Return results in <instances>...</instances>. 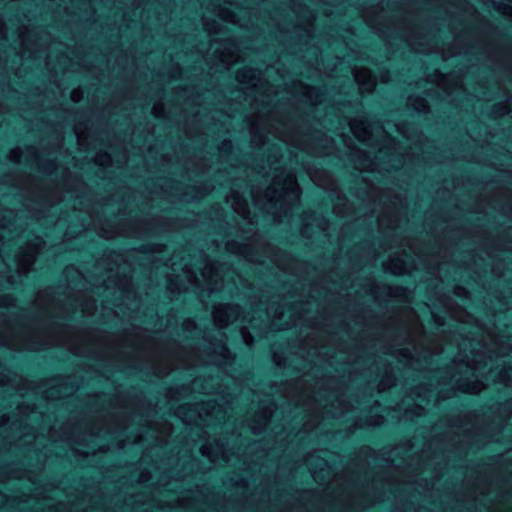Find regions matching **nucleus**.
<instances>
[{
    "label": "nucleus",
    "instance_id": "obj_48",
    "mask_svg": "<svg viewBox=\"0 0 512 512\" xmlns=\"http://www.w3.org/2000/svg\"><path fill=\"white\" fill-rule=\"evenodd\" d=\"M8 421H9V417H8V416H6V415H3V416L0 418V425H5Z\"/></svg>",
    "mask_w": 512,
    "mask_h": 512
},
{
    "label": "nucleus",
    "instance_id": "obj_5",
    "mask_svg": "<svg viewBox=\"0 0 512 512\" xmlns=\"http://www.w3.org/2000/svg\"><path fill=\"white\" fill-rule=\"evenodd\" d=\"M213 45H216L213 50V55H215L220 63L225 65L226 69L238 61L239 48L233 40L226 39L220 42L215 41L212 46Z\"/></svg>",
    "mask_w": 512,
    "mask_h": 512
},
{
    "label": "nucleus",
    "instance_id": "obj_24",
    "mask_svg": "<svg viewBox=\"0 0 512 512\" xmlns=\"http://www.w3.org/2000/svg\"><path fill=\"white\" fill-rule=\"evenodd\" d=\"M298 86L303 95L307 97L312 104L315 105L321 102V94L319 93L318 89L315 87L303 85L300 82L298 83Z\"/></svg>",
    "mask_w": 512,
    "mask_h": 512
},
{
    "label": "nucleus",
    "instance_id": "obj_54",
    "mask_svg": "<svg viewBox=\"0 0 512 512\" xmlns=\"http://www.w3.org/2000/svg\"><path fill=\"white\" fill-rule=\"evenodd\" d=\"M270 212H271L272 214H274V215L278 214V212H277V211H270Z\"/></svg>",
    "mask_w": 512,
    "mask_h": 512
},
{
    "label": "nucleus",
    "instance_id": "obj_32",
    "mask_svg": "<svg viewBox=\"0 0 512 512\" xmlns=\"http://www.w3.org/2000/svg\"><path fill=\"white\" fill-rule=\"evenodd\" d=\"M241 336L243 341L247 346H252L253 344V336L249 332V330L246 327H242L240 330Z\"/></svg>",
    "mask_w": 512,
    "mask_h": 512
},
{
    "label": "nucleus",
    "instance_id": "obj_39",
    "mask_svg": "<svg viewBox=\"0 0 512 512\" xmlns=\"http://www.w3.org/2000/svg\"><path fill=\"white\" fill-rule=\"evenodd\" d=\"M232 148V143L231 141L229 140H224L222 143H221V146L219 147V150L221 153H227L231 150Z\"/></svg>",
    "mask_w": 512,
    "mask_h": 512
},
{
    "label": "nucleus",
    "instance_id": "obj_22",
    "mask_svg": "<svg viewBox=\"0 0 512 512\" xmlns=\"http://www.w3.org/2000/svg\"><path fill=\"white\" fill-rule=\"evenodd\" d=\"M210 408L214 411L215 407L210 404L202 405L200 409H192L188 405H182L177 409V415L182 417L186 412H190L191 415L188 419H184L185 422H192L195 419V414L198 413L201 417L202 412L210 413Z\"/></svg>",
    "mask_w": 512,
    "mask_h": 512
},
{
    "label": "nucleus",
    "instance_id": "obj_27",
    "mask_svg": "<svg viewBox=\"0 0 512 512\" xmlns=\"http://www.w3.org/2000/svg\"><path fill=\"white\" fill-rule=\"evenodd\" d=\"M397 221H398V218L396 216H393V218L390 219L387 212L383 213L378 218V223H379L380 229L394 228L397 224Z\"/></svg>",
    "mask_w": 512,
    "mask_h": 512
},
{
    "label": "nucleus",
    "instance_id": "obj_13",
    "mask_svg": "<svg viewBox=\"0 0 512 512\" xmlns=\"http://www.w3.org/2000/svg\"><path fill=\"white\" fill-rule=\"evenodd\" d=\"M226 202L230 204L231 208L240 215L243 220H246L248 224H254L253 218L250 217L248 203L239 192L232 190L226 196Z\"/></svg>",
    "mask_w": 512,
    "mask_h": 512
},
{
    "label": "nucleus",
    "instance_id": "obj_53",
    "mask_svg": "<svg viewBox=\"0 0 512 512\" xmlns=\"http://www.w3.org/2000/svg\"><path fill=\"white\" fill-rule=\"evenodd\" d=\"M338 209H339L338 207H335V208H334V211H335L336 213H340V211H339Z\"/></svg>",
    "mask_w": 512,
    "mask_h": 512
},
{
    "label": "nucleus",
    "instance_id": "obj_15",
    "mask_svg": "<svg viewBox=\"0 0 512 512\" xmlns=\"http://www.w3.org/2000/svg\"><path fill=\"white\" fill-rule=\"evenodd\" d=\"M275 408V405L271 404L270 406L259 409L255 413L250 425L251 430L254 434H259L266 428L273 415Z\"/></svg>",
    "mask_w": 512,
    "mask_h": 512
},
{
    "label": "nucleus",
    "instance_id": "obj_18",
    "mask_svg": "<svg viewBox=\"0 0 512 512\" xmlns=\"http://www.w3.org/2000/svg\"><path fill=\"white\" fill-rule=\"evenodd\" d=\"M355 81L359 84L362 92L370 93L375 86V80L371 72L366 68H355L353 70Z\"/></svg>",
    "mask_w": 512,
    "mask_h": 512
},
{
    "label": "nucleus",
    "instance_id": "obj_23",
    "mask_svg": "<svg viewBox=\"0 0 512 512\" xmlns=\"http://www.w3.org/2000/svg\"><path fill=\"white\" fill-rule=\"evenodd\" d=\"M457 388L464 393L477 394L484 388V385L477 380H461L457 382Z\"/></svg>",
    "mask_w": 512,
    "mask_h": 512
},
{
    "label": "nucleus",
    "instance_id": "obj_20",
    "mask_svg": "<svg viewBox=\"0 0 512 512\" xmlns=\"http://www.w3.org/2000/svg\"><path fill=\"white\" fill-rule=\"evenodd\" d=\"M236 79L239 83L256 87L260 80V72L253 68H242L237 71Z\"/></svg>",
    "mask_w": 512,
    "mask_h": 512
},
{
    "label": "nucleus",
    "instance_id": "obj_40",
    "mask_svg": "<svg viewBox=\"0 0 512 512\" xmlns=\"http://www.w3.org/2000/svg\"><path fill=\"white\" fill-rule=\"evenodd\" d=\"M269 132H273L277 137L284 139L283 132L279 131V128L274 123H269Z\"/></svg>",
    "mask_w": 512,
    "mask_h": 512
},
{
    "label": "nucleus",
    "instance_id": "obj_10",
    "mask_svg": "<svg viewBox=\"0 0 512 512\" xmlns=\"http://www.w3.org/2000/svg\"><path fill=\"white\" fill-rule=\"evenodd\" d=\"M14 211H4L0 214V242L10 240L14 234L23 230L22 225H16Z\"/></svg>",
    "mask_w": 512,
    "mask_h": 512
},
{
    "label": "nucleus",
    "instance_id": "obj_46",
    "mask_svg": "<svg viewBox=\"0 0 512 512\" xmlns=\"http://www.w3.org/2000/svg\"><path fill=\"white\" fill-rule=\"evenodd\" d=\"M390 80L389 72H384L381 74V81L383 83H387Z\"/></svg>",
    "mask_w": 512,
    "mask_h": 512
},
{
    "label": "nucleus",
    "instance_id": "obj_25",
    "mask_svg": "<svg viewBox=\"0 0 512 512\" xmlns=\"http://www.w3.org/2000/svg\"><path fill=\"white\" fill-rule=\"evenodd\" d=\"M211 349L213 354L220 356L225 362H230L234 359L232 353L225 346L222 340H220L216 344H212Z\"/></svg>",
    "mask_w": 512,
    "mask_h": 512
},
{
    "label": "nucleus",
    "instance_id": "obj_36",
    "mask_svg": "<svg viewBox=\"0 0 512 512\" xmlns=\"http://www.w3.org/2000/svg\"><path fill=\"white\" fill-rule=\"evenodd\" d=\"M21 157V151L20 149H13L9 153V159L15 163H18L20 161Z\"/></svg>",
    "mask_w": 512,
    "mask_h": 512
},
{
    "label": "nucleus",
    "instance_id": "obj_2",
    "mask_svg": "<svg viewBox=\"0 0 512 512\" xmlns=\"http://www.w3.org/2000/svg\"><path fill=\"white\" fill-rule=\"evenodd\" d=\"M350 128L354 136L363 142L371 140L374 136L381 138L385 135L384 128L378 122H371L366 117L351 120Z\"/></svg>",
    "mask_w": 512,
    "mask_h": 512
},
{
    "label": "nucleus",
    "instance_id": "obj_33",
    "mask_svg": "<svg viewBox=\"0 0 512 512\" xmlns=\"http://www.w3.org/2000/svg\"><path fill=\"white\" fill-rule=\"evenodd\" d=\"M492 112L495 116H504L509 113V109L505 104H497L493 107Z\"/></svg>",
    "mask_w": 512,
    "mask_h": 512
},
{
    "label": "nucleus",
    "instance_id": "obj_49",
    "mask_svg": "<svg viewBox=\"0 0 512 512\" xmlns=\"http://www.w3.org/2000/svg\"><path fill=\"white\" fill-rule=\"evenodd\" d=\"M402 291V288L396 287L395 289L390 288V294L399 295L398 292Z\"/></svg>",
    "mask_w": 512,
    "mask_h": 512
},
{
    "label": "nucleus",
    "instance_id": "obj_11",
    "mask_svg": "<svg viewBox=\"0 0 512 512\" xmlns=\"http://www.w3.org/2000/svg\"><path fill=\"white\" fill-rule=\"evenodd\" d=\"M303 222L301 234L307 238L312 237L316 233V230L320 233L324 232L329 225L327 219L322 216H317L315 213L305 214Z\"/></svg>",
    "mask_w": 512,
    "mask_h": 512
},
{
    "label": "nucleus",
    "instance_id": "obj_6",
    "mask_svg": "<svg viewBox=\"0 0 512 512\" xmlns=\"http://www.w3.org/2000/svg\"><path fill=\"white\" fill-rule=\"evenodd\" d=\"M241 314V308L235 304H219L212 311L213 321L218 328H226L234 323Z\"/></svg>",
    "mask_w": 512,
    "mask_h": 512
},
{
    "label": "nucleus",
    "instance_id": "obj_41",
    "mask_svg": "<svg viewBox=\"0 0 512 512\" xmlns=\"http://www.w3.org/2000/svg\"><path fill=\"white\" fill-rule=\"evenodd\" d=\"M195 327H196V324H195V322H194L193 320H191V319H187V320H185V321H184V323H183V328H184L185 330H187V331H191V330L195 329Z\"/></svg>",
    "mask_w": 512,
    "mask_h": 512
},
{
    "label": "nucleus",
    "instance_id": "obj_52",
    "mask_svg": "<svg viewBox=\"0 0 512 512\" xmlns=\"http://www.w3.org/2000/svg\"><path fill=\"white\" fill-rule=\"evenodd\" d=\"M66 271H77V270L75 268H73V267H69V268L66 269Z\"/></svg>",
    "mask_w": 512,
    "mask_h": 512
},
{
    "label": "nucleus",
    "instance_id": "obj_16",
    "mask_svg": "<svg viewBox=\"0 0 512 512\" xmlns=\"http://www.w3.org/2000/svg\"><path fill=\"white\" fill-rule=\"evenodd\" d=\"M10 316L7 312H0V343L7 346H11V340L18 337V331L14 325L6 327V323L10 322L8 320Z\"/></svg>",
    "mask_w": 512,
    "mask_h": 512
},
{
    "label": "nucleus",
    "instance_id": "obj_1",
    "mask_svg": "<svg viewBox=\"0 0 512 512\" xmlns=\"http://www.w3.org/2000/svg\"><path fill=\"white\" fill-rule=\"evenodd\" d=\"M299 196L295 175L285 170L274 175L271 185L265 191V198L269 203L277 204L283 200V205L287 207L296 202Z\"/></svg>",
    "mask_w": 512,
    "mask_h": 512
},
{
    "label": "nucleus",
    "instance_id": "obj_30",
    "mask_svg": "<svg viewBox=\"0 0 512 512\" xmlns=\"http://www.w3.org/2000/svg\"><path fill=\"white\" fill-rule=\"evenodd\" d=\"M424 409L420 405H415L412 408H408L405 411V416L407 418H413L414 416L419 417L423 414Z\"/></svg>",
    "mask_w": 512,
    "mask_h": 512
},
{
    "label": "nucleus",
    "instance_id": "obj_45",
    "mask_svg": "<svg viewBox=\"0 0 512 512\" xmlns=\"http://www.w3.org/2000/svg\"><path fill=\"white\" fill-rule=\"evenodd\" d=\"M178 390H179V388H178V387L171 388V389L169 390V397H170L171 399L178 400V399H179V397L176 395V394L178 393Z\"/></svg>",
    "mask_w": 512,
    "mask_h": 512
},
{
    "label": "nucleus",
    "instance_id": "obj_19",
    "mask_svg": "<svg viewBox=\"0 0 512 512\" xmlns=\"http://www.w3.org/2000/svg\"><path fill=\"white\" fill-rule=\"evenodd\" d=\"M200 452L203 456L209 458L211 462H218L220 459L227 461L226 451L223 445L216 443V445L206 444L200 448Z\"/></svg>",
    "mask_w": 512,
    "mask_h": 512
},
{
    "label": "nucleus",
    "instance_id": "obj_51",
    "mask_svg": "<svg viewBox=\"0 0 512 512\" xmlns=\"http://www.w3.org/2000/svg\"><path fill=\"white\" fill-rule=\"evenodd\" d=\"M94 307H95V306H94V302H92V303H91V309H90V308H88V310H87L89 314H92V309H94Z\"/></svg>",
    "mask_w": 512,
    "mask_h": 512
},
{
    "label": "nucleus",
    "instance_id": "obj_3",
    "mask_svg": "<svg viewBox=\"0 0 512 512\" xmlns=\"http://www.w3.org/2000/svg\"><path fill=\"white\" fill-rule=\"evenodd\" d=\"M302 307V303L299 304ZM274 312L272 325L277 330H283L291 327L295 324L296 319L300 317L298 305H278L276 307L271 306L268 312Z\"/></svg>",
    "mask_w": 512,
    "mask_h": 512
},
{
    "label": "nucleus",
    "instance_id": "obj_35",
    "mask_svg": "<svg viewBox=\"0 0 512 512\" xmlns=\"http://www.w3.org/2000/svg\"><path fill=\"white\" fill-rule=\"evenodd\" d=\"M152 113L155 117H163L164 116V106L162 103H156L154 104L152 108Z\"/></svg>",
    "mask_w": 512,
    "mask_h": 512
},
{
    "label": "nucleus",
    "instance_id": "obj_38",
    "mask_svg": "<svg viewBox=\"0 0 512 512\" xmlns=\"http://www.w3.org/2000/svg\"><path fill=\"white\" fill-rule=\"evenodd\" d=\"M273 361L278 366H285V359L278 352H273Z\"/></svg>",
    "mask_w": 512,
    "mask_h": 512
},
{
    "label": "nucleus",
    "instance_id": "obj_34",
    "mask_svg": "<svg viewBox=\"0 0 512 512\" xmlns=\"http://www.w3.org/2000/svg\"><path fill=\"white\" fill-rule=\"evenodd\" d=\"M13 302L14 300L10 295L0 296V309H8L9 307L13 306Z\"/></svg>",
    "mask_w": 512,
    "mask_h": 512
},
{
    "label": "nucleus",
    "instance_id": "obj_7",
    "mask_svg": "<svg viewBox=\"0 0 512 512\" xmlns=\"http://www.w3.org/2000/svg\"><path fill=\"white\" fill-rule=\"evenodd\" d=\"M306 465L315 481L323 484L331 477V469L326 459L319 455V452H313L307 455Z\"/></svg>",
    "mask_w": 512,
    "mask_h": 512
},
{
    "label": "nucleus",
    "instance_id": "obj_50",
    "mask_svg": "<svg viewBox=\"0 0 512 512\" xmlns=\"http://www.w3.org/2000/svg\"><path fill=\"white\" fill-rule=\"evenodd\" d=\"M445 83H446V80H443V82H442L440 85L443 87L444 91H445L448 95H450V94H451V92H450V91L448 90V88L445 86Z\"/></svg>",
    "mask_w": 512,
    "mask_h": 512
},
{
    "label": "nucleus",
    "instance_id": "obj_29",
    "mask_svg": "<svg viewBox=\"0 0 512 512\" xmlns=\"http://www.w3.org/2000/svg\"><path fill=\"white\" fill-rule=\"evenodd\" d=\"M111 162V157L106 152H99L95 156V163L100 166H107Z\"/></svg>",
    "mask_w": 512,
    "mask_h": 512
},
{
    "label": "nucleus",
    "instance_id": "obj_14",
    "mask_svg": "<svg viewBox=\"0 0 512 512\" xmlns=\"http://www.w3.org/2000/svg\"><path fill=\"white\" fill-rule=\"evenodd\" d=\"M220 268H223V265H216L213 262H206L202 269V277L207 283V289L210 293L219 290L221 287L222 279L219 274Z\"/></svg>",
    "mask_w": 512,
    "mask_h": 512
},
{
    "label": "nucleus",
    "instance_id": "obj_47",
    "mask_svg": "<svg viewBox=\"0 0 512 512\" xmlns=\"http://www.w3.org/2000/svg\"><path fill=\"white\" fill-rule=\"evenodd\" d=\"M400 353L403 357L407 359L411 358V352L408 349H402L400 350Z\"/></svg>",
    "mask_w": 512,
    "mask_h": 512
},
{
    "label": "nucleus",
    "instance_id": "obj_17",
    "mask_svg": "<svg viewBox=\"0 0 512 512\" xmlns=\"http://www.w3.org/2000/svg\"><path fill=\"white\" fill-rule=\"evenodd\" d=\"M264 113L258 111L251 119L250 134L251 142L255 146H260L265 143L264 136L260 132V128L264 125Z\"/></svg>",
    "mask_w": 512,
    "mask_h": 512
},
{
    "label": "nucleus",
    "instance_id": "obj_12",
    "mask_svg": "<svg viewBox=\"0 0 512 512\" xmlns=\"http://www.w3.org/2000/svg\"><path fill=\"white\" fill-rule=\"evenodd\" d=\"M413 267V260L407 253H403L400 256H393L384 264V269L394 275L408 273Z\"/></svg>",
    "mask_w": 512,
    "mask_h": 512
},
{
    "label": "nucleus",
    "instance_id": "obj_44",
    "mask_svg": "<svg viewBox=\"0 0 512 512\" xmlns=\"http://www.w3.org/2000/svg\"><path fill=\"white\" fill-rule=\"evenodd\" d=\"M4 263L2 262V260H0V286L3 284V281H7L9 282V277H4L2 271H3V268H4Z\"/></svg>",
    "mask_w": 512,
    "mask_h": 512
},
{
    "label": "nucleus",
    "instance_id": "obj_31",
    "mask_svg": "<svg viewBox=\"0 0 512 512\" xmlns=\"http://www.w3.org/2000/svg\"><path fill=\"white\" fill-rule=\"evenodd\" d=\"M496 9L503 15L512 18V6L505 4V3H498L495 4Z\"/></svg>",
    "mask_w": 512,
    "mask_h": 512
},
{
    "label": "nucleus",
    "instance_id": "obj_4",
    "mask_svg": "<svg viewBox=\"0 0 512 512\" xmlns=\"http://www.w3.org/2000/svg\"><path fill=\"white\" fill-rule=\"evenodd\" d=\"M43 242L39 238L29 241L23 246L16 256L17 271L27 274L35 262L36 256L42 248Z\"/></svg>",
    "mask_w": 512,
    "mask_h": 512
},
{
    "label": "nucleus",
    "instance_id": "obj_42",
    "mask_svg": "<svg viewBox=\"0 0 512 512\" xmlns=\"http://www.w3.org/2000/svg\"><path fill=\"white\" fill-rule=\"evenodd\" d=\"M454 293L457 295V296H460V297H467L468 296V291L464 288V287H456L454 289Z\"/></svg>",
    "mask_w": 512,
    "mask_h": 512
},
{
    "label": "nucleus",
    "instance_id": "obj_21",
    "mask_svg": "<svg viewBox=\"0 0 512 512\" xmlns=\"http://www.w3.org/2000/svg\"><path fill=\"white\" fill-rule=\"evenodd\" d=\"M216 14L220 19L224 21L237 24L241 27L246 26L245 24L241 23L238 13L228 7L218 6L216 8Z\"/></svg>",
    "mask_w": 512,
    "mask_h": 512
},
{
    "label": "nucleus",
    "instance_id": "obj_28",
    "mask_svg": "<svg viewBox=\"0 0 512 512\" xmlns=\"http://www.w3.org/2000/svg\"><path fill=\"white\" fill-rule=\"evenodd\" d=\"M205 30L211 34H218L221 32V25L214 19L203 17L202 19Z\"/></svg>",
    "mask_w": 512,
    "mask_h": 512
},
{
    "label": "nucleus",
    "instance_id": "obj_26",
    "mask_svg": "<svg viewBox=\"0 0 512 512\" xmlns=\"http://www.w3.org/2000/svg\"><path fill=\"white\" fill-rule=\"evenodd\" d=\"M408 105L417 112L426 113L429 110L427 101L419 96H410L408 98Z\"/></svg>",
    "mask_w": 512,
    "mask_h": 512
},
{
    "label": "nucleus",
    "instance_id": "obj_8",
    "mask_svg": "<svg viewBox=\"0 0 512 512\" xmlns=\"http://www.w3.org/2000/svg\"><path fill=\"white\" fill-rule=\"evenodd\" d=\"M383 151L379 150L378 154L373 158L365 151L360 149H351L349 158L354 165V168L360 171L375 170L378 168L380 162L383 161Z\"/></svg>",
    "mask_w": 512,
    "mask_h": 512
},
{
    "label": "nucleus",
    "instance_id": "obj_9",
    "mask_svg": "<svg viewBox=\"0 0 512 512\" xmlns=\"http://www.w3.org/2000/svg\"><path fill=\"white\" fill-rule=\"evenodd\" d=\"M263 244L258 240L252 243H239L238 241H229L226 243V250L230 253L242 256L251 262L262 263V260L254 254V250L263 248Z\"/></svg>",
    "mask_w": 512,
    "mask_h": 512
},
{
    "label": "nucleus",
    "instance_id": "obj_43",
    "mask_svg": "<svg viewBox=\"0 0 512 512\" xmlns=\"http://www.w3.org/2000/svg\"><path fill=\"white\" fill-rule=\"evenodd\" d=\"M186 274H187L188 281L192 284H196L197 278H196V275L194 274V272H192L190 270H186Z\"/></svg>",
    "mask_w": 512,
    "mask_h": 512
},
{
    "label": "nucleus",
    "instance_id": "obj_37",
    "mask_svg": "<svg viewBox=\"0 0 512 512\" xmlns=\"http://www.w3.org/2000/svg\"><path fill=\"white\" fill-rule=\"evenodd\" d=\"M73 102H79L83 97V92L80 89H74L70 95Z\"/></svg>",
    "mask_w": 512,
    "mask_h": 512
}]
</instances>
